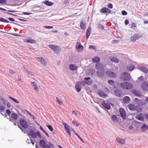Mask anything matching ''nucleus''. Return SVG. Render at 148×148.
Wrapping results in <instances>:
<instances>
[{"mask_svg":"<svg viewBox=\"0 0 148 148\" xmlns=\"http://www.w3.org/2000/svg\"><path fill=\"white\" fill-rule=\"evenodd\" d=\"M35 128L33 129V127H29L26 130V132L28 136L32 138L33 139L36 140L39 138V139L42 138L41 134L39 131L36 132Z\"/></svg>","mask_w":148,"mask_h":148,"instance_id":"1","label":"nucleus"},{"mask_svg":"<svg viewBox=\"0 0 148 148\" xmlns=\"http://www.w3.org/2000/svg\"><path fill=\"white\" fill-rule=\"evenodd\" d=\"M121 87L125 90H130L133 88L132 84L129 82H123L120 84Z\"/></svg>","mask_w":148,"mask_h":148,"instance_id":"2","label":"nucleus"},{"mask_svg":"<svg viewBox=\"0 0 148 148\" xmlns=\"http://www.w3.org/2000/svg\"><path fill=\"white\" fill-rule=\"evenodd\" d=\"M130 74L127 73L123 72L121 74L120 78L123 80L128 81L131 79Z\"/></svg>","mask_w":148,"mask_h":148,"instance_id":"3","label":"nucleus"},{"mask_svg":"<svg viewBox=\"0 0 148 148\" xmlns=\"http://www.w3.org/2000/svg\"><path fill=\"white\" fill-rule=\"evenodd\" d=\"M49 47L50 48L53 50L56 53H58L60 51V49L59 47L58 46L49 45Z\"/></svg>","mask_w":148,"mask_h":148,"instance_id":"4","label":"nucleus"},{"mask_svg":"<svg viewBox=\"0 0 148 148\" xmlns=\"http://www.w3.org/2000/svg\"><path fill=\"white\" fill-rule=\"evenodd\" d=\"M19 122L21 126L23 128L26 129L28 127V123L24 119H21Z\"/></svg>","mask_w":148,"mask_h":148,"instance_id":"5","label":"nucleus"},{"mask_svg":"<svg viewBox=\"0 0 148 148\" xmlns=\"http://www.w3.org/2000/svg\"><path fill=\"white\" fill-rule=\"evenodd\" d=\"M11 118L14 120V121H12V119L10 118V121H13L14 125H16L15 122H16V121L17 120L18 118V115L15 113H13L11 114Z\"/></svg>","mask_w":148,"mask_h":148,"instance_id":"6","label":"nucleus"},{"mask_svg":"<svg viewBox=\"0 0 148 148\" xmlns=\"http://www.w3.org/2000/svg\"><path fill=\"white\" fill-rule=\"evenodd\" d=\"M119 111L120 113L121 116L123 119H125L126 118V113L124 110L123 108H120L119 110Z\"/></svg>","mask_w":148,"mask_h":148,"instance_id":"7","label":"nucleus"},{"mask_svg":"<svg viewBox=\"0 0 148 148\" xmlns=\"http://www.w3.org/2000/svg\"><path fill=\"white\" fill-rule=\"evenodd\" d=\"M141 37L138 34H134L130 38V40L132 42H135L136 40L138 39Z\"/></svg>","mask_w":148,"mask_h":148,"instance_id":"8","label":"nucleus"},{"mask_svg":"<svg viewBox=\"0 0 148 148\" xmlns=\"http://www.w3.org/2000/svg\"><path fill=\"white\" fill-rule=\"evenodd\" d=\"M95 68L99 70H104V66L101 63H96Z\"/></svg>","mask_w":148,"mask_h":148,"instance_id":"9","label":"nucleus"},{"mask_svg":"<svg viewBox=\"0 0 148 148\" xmlns=\"http://www.w3.org/2000/svg\"><path fill=\"white\" fill-rule=\"evenodd\" d=\"M135 118L136 119L140 121H143L144 119V115L141 113H139L136 115Z\"/></svg>","mask_w":148,"mask_h":148,"instance_id":"10","label":"nucleus"},{"mask_svg":"<svg viewBox=\"0 0 148 148\" xmlns=\"http://www.w3.org/2000/svg\"><path fill=\"white\" fill-rule=\"evenodd\" d=\"M141 88L143 90L148 91V82L143 83L141 86Z\"/></svg>","mask_w":148,"mask_h":148,"instance_id":"11","label":"nucleus"},{"mask_svg":"<svg viewBox=\"0 0 148 148\" xmlns=\"http://www.w3.org/2000/svg\"><path fill=\"white\" fill-rule=\"evenodd\" d=\"M83 47L82 45L80 43L78 42L76 46V48L77 51H79L83 49Z\"/></svg>","mask_w":148,"mask_h":148,"instance_id":"12","label":"nucleus"},{"mask_svg":"<svg viewBox=\"0 0 148 148\" xmlns=\"http://www.w3.org/2000/svg\"><path fill=\"white\" fill-rule=\"evenodd\" d=\"M81 83L80 82H77L75 85V87L76 89L78 92H79L81 89Z\"/></svg>","mask_w":148,"mask_h":148,"instance_id":"13","label":"nucleus"},{"mask_svg":"<svg viewBox=\"0 0 148 148\" xmlns=\"http://www.w3.org/2000/svg\"><path fill=\"white\" fill-rule=\"evenodd\" d=\"M114 93L115 95L118 97H121L123 95L122 91L119 90H116L114 91Z\"/></svg>","mask_w":148,"mask_h":148,"instance_id":"14","label":"nucleus"},{"mask_svg":"<svg viewBox=\"0 0 148 148\" xmlns=\"http://www.w3.org/2000/svg\"><path fill=\"white\" fill-rule=\"evenodd\" d=\"M69 69L72 71H77L78 67L76 65L73 64H70L69 66Z\"/></svg>","mask_w":148,"mask_h":148,"instance_id":"15","label":"nucleus"},{"mask_svg":"<svg viewBox=\"0 0 148 148\" xmlns=\"http://www.w3.org/2000/svg\"><path fill=\"white\" fill-rule=\"evenodd\" d=\"M116 140L119 143L122 145H124L125 144V140L119 137H117L116 138Z\"/></svg>","mask_w":148,"mask_h":148,"instance_id":"16","label":"nucleus"},{"mask_svg":"<svg viewBox=\"0 0 148 148\" xmlns=\"http://www.w3.org/2000/svg\"><path fill=\"white\" fill-rule=\"evenodd\" d=\"M106 73L107 75L109 77H115L116 76V74L112 72L108 71L106 72Z\"/></svg>","mask_w":148,"mask_h":148,"instance_id":"17","label":"nucleus"},{"mask_svg":"<svg viewBox=\"0 0 148 148\" xmlns=\"http://www.w3.org/2000/svg\"><path fill=\"white\" fill-rule=\"evenodd\" d=\"M100 11L102 13H110L111 12L110 10L108 8H104L100 10Z\"/></svg>","mask_w":148,"mask_h":148,"instance_id":"18","label":"nucleus"},{"mask_svg":"<svg viewBox=\"0 0 148 148\" xmlns=\"http://www.w3.org/2000/svg\"><path fill=\"white\" fill-rule=\"evenodd\" d=\"M102 105L108 110H110V104L108 103H106L104 101L102 103Z\"/></svg>","mask_w":148,"mask_h":148,"instance_id":"19","label":"nucleus"},{"mask_svg":"<svg viewBox=\"0 0 148 148\" xmlns=\"http://www.w3.org/2000/svg\"><path fill=\"white\" fill-rule=\"evenodd\" d=\"M139 69L144 73H147L148 72V70L147 68L144 66H141L139 67Z\"/></svg>","mask_w":148,"mask_h":148,"instance_id":"20","label":"nucleus"},{"mask_svg":"<svg viewBox=\"0 0 148 148\" xmlns=\"http://www.w3.org/2000/svg\"><path fill=\"white\" fill-rule=\"evenodd\" d=\"M31 85L33 86L34 87V89L37 91V92L38 91L39 89V87H38L36 83L34 82H31Z\"/></svg>","mask_w":148,"mask_h":148,"instance_id":"21","label":"nucleus"},{"mask_svg":"<svg viewBox=\"0 0 148 148\" xmlns=\"http://www.w3.org/2000/svg\"><path fill=\"white\" fill-rule=\"evenodd\" d=\"M31 85L33 86L34 87V89L37 91V92L38 91L39 89V87H38L36 83L34 82H31Z\"/></svg>","mask_w":148,"mask_h":148,"instance_id":"22","label":"nucleus"},{"mask_svg":"<svg viewBox=\"0 0 148 148\" xmlns=\"http://www.w3.org/2000/svg\"><path fill=\"white\" fill-rule=\"evenodd\" d=\"M91 28L90 27H89L87 29L86 33V38L87 39H88L90 36V35L91 33Z\"/></svg>","mask_w":148,"mask_h":148,"instance_id":"23","label":"nucleus"},{"mask_svg":"<svg viewBox=\"0 0 148 148\" xmlns=\"http://www.w3.org/2000/svg\"><path fill=\"white\" fill-rule=\"evenodd\" d=\"M140 129L143 132L145 131L148 129V126L146 124H144L141 127Z\"/></svg>","mask_w":148,"mask_h":148,"instance_id":"24","label":"nucleus"},{"mask_svg":"<svg viewBox=\"0 0 148 148\" xmlns=\"http://www.w3.org/2000/svg\"><path fill=\"white\" fill-rule=\"evenodd\" d=\"M130 98L128 96H125L123 99V101L125 103H127L130 101Z\"/></svg>","mask_w":148,"mask_h":148,"instance_id":"25","label":"nucleus"},{"mask_svg":"<svg viewBox=\"0 0 148 148\" xmlns=\"http://www.w3.org/2000/svg\"><path fill=\"white\" fill-rule=\"evenodd\" d=\"M110 60L113 62L115 63H118L119 60L116 57L111 56L110 57Z\"/></svg>","mask_w":148,"mask_h":148,"instance_id":"26","label":"nucleus"},{"mask_svg":"<svg viewBox=\"0 0 148 148\" xmlns=\"http://www.w3.org/2000/svg\"><path fill=\"white\" fill-rule=\"evenodd\" d=\"M39 143L40 146L42 148L46 144V142L43 139L41 140L40 141Z\"/></svg>","mask_w":148,"mask_h":148,"instance_id":"27","label":"nucleus"},{"mask_svg":"<svg viewBox=\"0 0 148 148\" xmlns=\"http://www.w3.org/2000/svg\"><path fill=\"white\" fill-rule=\"evenodd\" d=\"M128 108L131 111H135V106L133 104H130L128 106Z\"/></svg>","mask_w":148,"mask_h":148,"instance_id":"28","label":"nucleus"},{"mask_svg":"<svg viewBox=\"0 0 148 148\" xmlns=\"http://www.w3.org/2000/svg\"><path fill=\"white\" fill-rule=\"evenodd\" d=\"M133 93L135 95L138 97H140L142 96L141 94L138 91L135 90H133Z\"/></svg>","mask_w":148,"mask_h":148,"instance_id":"29","label":"nucleus"},{"mask_svg":"<svg viewBox=\"0 0 148 148\" xmlns=\"http://www.w3.org/2000/svg\"><path fill=\"white\" fill-rule=\"evenodd\" d=\"M135 111L136 110L138 112H140L142 110V107L139 105H138L135 106Z\"/></svg>","mask_w":148,"mask_h":148,"instance_id":"30","label":"nucleus"},{"mask_svg":"<svg viewBox=\"0 0 148 148\" xmlns=\"http://www.w3.org/2000/svg\"><path fill=\"white\" fill-rule=\"evenodd\" d=\"M104 74V70H99V71L97 72V74L99 76L101 77Z\"/></svg>","mask_w":148,"mask_h":148,"instance_id":"31","label":"nucleus"},{"mask_svg":"<svg viewBox=\"0 0 148 148\" xmlns=\"http://www.w3.org/2000/svg\"><path fill=\"white\" fill-rule=\"evenodd\" d=\"M111 119L112 121L114 122H117L118 120L116 116L115 115H113L112 116Z\"/></svg>","mask_w":148,"mask_h":148,"instance_id":"32","label":"nucleus"},{"mask_svg":"<svg viewBox=\"0 0 148 148\" xmlns=\"http://www.w3.org/2000/svg\"><path fill=\"white\" fill-rule=\"evenodd\" d=\"M100 60L99 58L97 56H95L92 59V60L93 62L97 63H98V62L100 61Z\"/></svg>","mask_w":148,"mask_h":148,"instance_id":"33","label":"nucleus"},{"mask_svg":"<svg viewBox=\"0 0 148 148\" xmlns=\"http://www.w3.org/2000/svg\"><path fill=\"white\" fill-rule=\"evenodd\" d=\"M80 26L81 29H85L86 28V24L85 23H83V21L81 22L80 24Z\"/></svg>","mask_w":148,"mask_h":148,"instance_id":"34","label":"nucleus"},{"mask_svg":"<svg viewBox=\"0 0 148 148\" xmlns=\"http://www.w3.org/2000/svg\"><path fill=\"white\" fill-rule=\"evenodd\" d=\"M43 3L49 6H51L53 4V3L49 2L48 1H45L43 2Z\"/></svg>","mask_w":148,"mask_h":148,"instance_id":"35","label":"nucleus"},{"mask_svg":"<svg viewBox=\"0 0 148 148\" xmlns=\"http://www.w3.org/2000/svg\"><path fill=\"white\" fill-rule=\"evenodd\" d=\"M25 71V72H26L27 73V75H28L29 77H32V76H33V75L29 72V71H28L25 68V67H23Z\"/></svg>","mask_w":148,"mask_h":148,"instance_id":"36","label":"nucleus"},{"mask_svg":"<svg viewBox=\"0 0 148 148\" xmlns=\"http://www.w3.org/2000/svg\"><path fill=\"white\" fill-rule=\"evenodd\" d=\"M141 100L137 98H135L134 99V102L136 104H140Z\"/></svg>","mask_w":148,"mask_h":148,"instance_id":"37","label":"nucleus"},{"mask_svg":"<svg viewBox=\"0 0 148 148\" xmlns=\"http://www.w3.org/2000/svg\"><path fill=\"white\" fill-rule=\"evenodd\" d=\"M134 66L133 65H130L129 66H128L127 67V69L128 71H132L134 69Z\"/></svg>","mask_w":148,"mask_h":148,"instance_id":"38","label":"nucleus"},{"mask_svg":"<svg viewBox=\"0 0 148 148\" xmlns=\"http://www.w3.org/2000/svg\"><path fill=\"white\" fill-rule=\"evenodd\" d=\"M140 104L144 106H146L147 105V103L145 100H141Z\"/></svg>","mask_w":148,"mask_h":148,"instance_id":"39","label":"nucleus"},{"mask_svg":"<svg viewBox=\"0 0 148 148\" xmlns=\"http://www.w3.org/2000/svg\"><path fill=\"white\" fill-rule=\"evenodd\" d=\"M99 95L101 97H105L107 96V95L106 94H104L102 92H99Z\"/></svg>","mask_w":148,"mask_h":148,"instance_id":"40","label":"nucleus"},{"mask_svg":"<svg viewBox=\"0 0 148 148\" xmlns=\"http://www.w3.org/2000/svg\"><path fill=\"white\" fill-rule=\"evenodd\" d=\"M62 123L64 126V128L66 130L69 129V127L68 125L64 123Z\"/></svg>","mask_w":148,"mask_h":148,"instance_id":"41","label":"nucleus"},{"mask_svg":"<svg viewBox=\"0 0 148 148\" xmlns=\"http://www.w3.org/2000/svg\"><path fill=\"white\" fill-rule=\"evenodd\" d=\"M0 21L5 23H8L9 21L7 20L0 17Z\"/></svg>","mask_w":148,"mask_h":148,"instance_id":"42","label":"nucleus"},{"mask_svg":"<svg viewBox=\"0 0 148 148\" xmlns=\"http://www.w3.org/2000/svg\"><path fill=\"white\" fill-rule=\"evenodd\" d=\"M40 62L42 65L44 66H46L47 65V63L43 58L42 59V60Z\"/></svg>","mask_w":148,"mask_h":148,"instance_id":"43","label":"nucleus"},{"mask_svg":"<svg viewBox=\"0 0 148 148\" xmlns=\"http://www.w3.org/2000/svg\"><path fill=\"white\" fill-rule=\"evenodd\" d=\"M9 98L10 99H11L13 101H14L16 103H19V101H18L17 100H16V99H15L14 98L10 96V97H9Z\"/></svg>","mask_w":148,"mask_h":148,"instance_id":"44","label":"nucleus"},{"mask_svg":"<svg viewBox=\"0 0 148 148\" xmlns=\"http://www.w3.org/2000/svg\"><path fill=\"white\" fill-rule=\"evenodd\" d=\"M27 42L28 43H36V41L34 40H29L27 41Z\"/></svg>","mask_w":148,"mask_h":148,"instance_id":"45","label":"nucleus"},{"mask_svg":"<svg viewBox=\"0 0 148 148\" xmlns=\"http://www.w3.org/2000/svg\"><path fill=\"white\" fill-rule=\"evenodd\" d=\"M46 126L47 127L48 129L51 132H52L53 131V129L51 125H46Z\"/></svg>","mask_w":148,"mask_h":148,"instance_id":"46","label":"nucleus"},{"mask_svg":"<svg viewBox=\"0 0 148 148\" xmlns=\"http://www.w3.org/2000/svg\"><path fill=\"white\" fill-rule=\"evenodd\" d=\"M97 28L99 29H100L102 30L104 29V27L101 24H98L97 25Z\"/></svg>","mask_w":148,"mask_h":148,"instance_id":"47","label":"nucleus"},{"mask_svg":"<svg viewBox=\"0 0 148 148\" xmlns=\"http://www.w3.org/2000/svg\"><path fill=\"white\" fill-rule=\"evenodd\" d=\"M72 123L75 126H77V127L79 125V124H78L77 123V122H76L75 121L73 120L72 121Z\"/></svg>","mask_w":148,"mask_h":148,"instance_id":"48","label":"nucleus"},{"mask_svg":"<svg viewBox=\"0 0 148 148\" xmlns=\"http://www.w3.org/2000/svg\"><path fill=\"white\" fill-rule=\"evenodd\" d=\"M89 48L90 49H96V47L95 46L90 45L89 46Z\"/></svg>","mask_w":148,"mask_h":148,"instance_id":"49","label":"nucleus"},{"mask_svg":"<svg viewBox=\"0 0 148 148\" xmlns=\"http://www.w3.org/2000/svg\"><path fill=\"white\" fill-rule=\"evenodd\" d=\"M56 99L57 100V102L60 105H62V102L57 97H56Z\"/></svg>","mask_w":148,"mask_h":148,"instance_id":"50","label":"nucleus"},{"mask_svg":"<svg viewBox=\"0 0 148 148\" xmlns=\"http://www.w3.org/2000/svg\"><path fill=\"white\" fill-rule=\"evenodd\" d=\"M85 83L88 85H90L92 84V82L90 81H85Z\"/></svg>","mask_w":148,"mask_h":148,"instance_id":"51","label":"nucleus"},{"mask_svg":"<svg viewBox=\"0 0 148 148\" xmlns=\"http://www.w3.org/2000/svg\"><path fill=\"white\" fill-rule=\"evenodd\" d=\"M35 58L40 62H41L42 59H43L42 57H35Z\"/></svg>","mask_w":148,"mask_h":148,"instance_id":"52","label":"nucleus"},{"mask_svg":"<svg viewBox=\"0 0 148 148\" xmlns=\"http://www.w3.org/2000/svg\"><path fill=\"white\" fill-rule=\"evenodd\" d=\"M136 27L135 24L134 23H132V24L131 25L130 28H132L134 29V28H136Z\"/></svg>","mask_w":148,"mask_h":148,"instance_id":"53","label":"nucleus"},{"mask_svg":"<svg viewBox=\"0 0 148 148\" xmlns=\"http://www.w3.org/2000/svg\"><path fill=\"white\" fill-rule=\"evenodd\" d=\"M44 27L47 29H51L53 28V27L49 26H44Z\"/></svg>","mask_w":148,"mask_h":148,"instance_id":"54","label":"nucleus"},{"mask_svg":"<svg viewBox=\"0 0 148 148\" xmlns=\"http://www.w3.org/2000/svg\"><path fill=\"white\" fill-rule=\"evenodd\" d=\"M107 7L110 8L112 9L113 8V5L112 4L110 3L107 5Z\"/></svg>","mask_w":148,"mask_h":148,"instance_id":"55","label":"nucleus"},{"mask_svg":"<svg viewBox=\"0 0 148 148\" xmlns=\"http://www.w3.org/2000/svg\"><path fill=\"white\" fill-rule=\"evenodd\" d=\"M108 82L109 84L113 85L114 84V82L112 80H109L108 81Z\"/></svg>","mask_w":148,"mask_h":148,"instance_id":"56","label":"nucleus"},{"mask_svg":"<svg viewBox=\"0 0 148 148\" xmlns=\"http://www.w3.org/2000/svg\"><path fill=\"white\" fill-rule=\"evenodd\" d=\"M32 141V139H31L30 138L29 139H27L26 140V142L28 144L31 143Z\"/></svg>","mask_w":148,"mask_h":148,"instance_id":"57","label":"nucleus"},{"mask_svg":"<svg viewBox=\"0 0 148 148\" xmlns=\"http://www.w3.org/2000/svg\"><path fill=\"white\" fill-rule=\"evenodd\" d=\"M5 109V108L2 105H0V110L2 111V112Z\"/></svg>","mask_w":148,"mask_h":148,"instance_id":"58","label":"nucleus"},{"mask_svg":"<svg viewBox=\"0 0 148 148\" xmlns=\"http://www.w3.org/2000/svg\"><path fill=\"white\" fill-rule=\"evenodd\" d=\"M121 13L123 15H126L127 14V12L125 10L122 11L121 12Z\"/></svg>","mask_w":148,"mask_h":148,"instance_id":"59","label":"nucleus"},{"mask_svg":"<svg viewBox=\"0 0 148 148\" xmlns=\"http://www.w3.org/2000/svg\"><path fill=\"white\" fill-rule=\"evenodd\" d=\"M6 0H0V3L3 4L6 3Z\"/></svg>","mask_w":148,"mask_h":148,"instance_id":"60","label":"nucleus"},{"mask_svg":"<svg viewBox=\"0 0 148 148\" xmlns=\"http://www.w3.org/2000/svg\"><path fill=\"white\" fill-rule=\"evenodd\" d=\"M43 148H51V147L49 145L46 144Z\"/></svg>","mask_w":148,"mask_h":148,"instance_id":"61","label":"nucleus"},{"mask_svg":"<svg viewBox=\"0 0 148 148\" xmlns=\"http://www.w3.org/2000/svg\"><path fill=\"white\" fill-rule=\"evenodd\" d=\"M6 112L9 115V116L11 114L10 111L8 109L6 110Z\"/></svg>","mask_w":148,"mask_h":148,"instance_id":"62","label":"nucleus"},{"mask_svg":"<svg viewBox=\"0 0 148 148\" xmlns=\"http://www.w3.org/2000/svg\"><path fill=\"white\" fill-rule=\"evenodd\" d=\"M10 73L12 74H14L15 72L14 71L11 69H10Z\"/></svg>","mask_w":148,"mask_h":148,"instance_id":"63","label":"nucleus"},{"mask_svg":"<svg viewBox=\"0 0 148 148\" xmlns=\"http://www.w3.org/2000/svg\"><path fill=\"white\" fill-rule=\"evenodd\" d=\"M24 15H29L31 14L32 13L31 12H24L23 13Z\"/></svg>","mask_w":148,"mask_h":148,"instance_id":"64","label":"nucleus"}]
</instances>
